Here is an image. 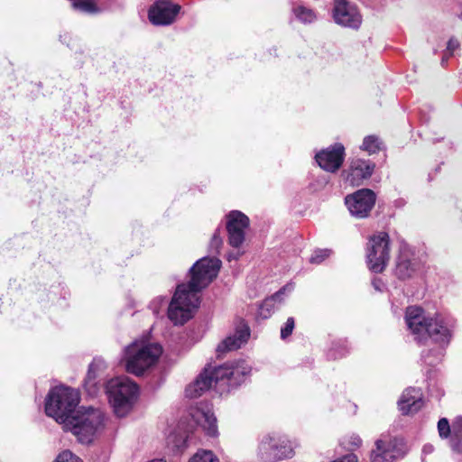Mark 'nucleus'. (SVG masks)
Instances as JSON below:
<instances>
[{
	"label": "nucleus",
	"instance_id": "7c9ffc66",
	"mask_svg": "<svg viewBox=\"0 0 462 462\" xmlns=\"http://www.w3.org/2000/svg\"><path fill=\"white\" fill-rule=\"evenodd\" d=\"M223 241L220 237L219 231L216 230V232L213 234L212 238L209 242V252L212 254H218L220 248L222 246Z\"/></svg>",
	"mask_w": 462,
	"mask_h": 462
},
{
	"label": "nucleus",
	"instance_id": "2f4dec72",
	"mask_svg": "<svg viewBox=\"0 0 462 462\" xmlns=\"http://www.w3.org/2000/svg\"><path fill=\"white\" fill-rule=\"evenodd\" d=\"M438 431L441 439L451 438L452 431L448 419L441 418L438 422Z\"/></svg>",
	"mask_w": 462,
	"mask_h": 462
},
{
	"label": "nucleus",
	"instance_id": "1a4fd4ad",
	"mask_svg": "<svg viewBox=\"0 0 462 462\" xmlns=\"http://www.w3.org/2000/svg\"><path fill=\"white\" fill-rule=\"evenodd\" d=\"M294 454L289 440L276 433L264 436L259 445V456L262 459H277L291 457Z\"/></svg>",
	"mask_w": 462,
	"mask_h": 462
},
{
	"label": "nucleus",
	"instance_id": "58836bf2",
	"mask_svg": "<svg viewBox=\"0 0 462 462\" xmlns=\"http://www.w3.org/2000/svg\"><path fill=\"white\" fill-rule=\"evenodd\" d=\"M373 287L378 291H382L384 288L383 282L380 279H374L372 282Z\"/></svg>",
	"mask_w": 462,
	"mask_h": 462
},
{
	"label": "nucleus",
	"instance_id": "79ce46f5",
	"mask_svg": "<svg viewBox=\"0 0 462 462\" xmlns=\"http://www.w3.org/2000/svg\"><path fill=\"white\" fill-rule=\"evenodd\" d=\"M356 441H357V442L356 443V445H359V444L361 443V439H358V438H356Z\"/></svg>",
	"mask_w": 462,
	"mask_h": 462
},
{
	"label": "nucleus",
	"instance_id": "39448f33",
	"mask_svg": "<svg viewBox=\"0 0 462 462\" xmlns=\"http://www.w3.org/2000/svg\"><path fill=\"white\" fill-rule=\"evenodd\" d=\"M162 353V348L159 344L134 341L124 350L125 369L130 374L141 375L156 364Z\"/></svg>",
	"mask_w": 462,
	"mask_h": 462
},
{
	"label": "nucleus",
	"instance_id": "6ab92c4d",
	"mask_svg": "<svg viewBox=\"0 0 462 462\" xmlns=\"http://www.w3.org/2000/svg\"><path fill=\"white\" fill-rule=\"evenodd\" d=\"M213 383H217L215 379V368L206 367L195 382L186 387L185 394L189 398H197L209 390Z\"/></svg>",
	"mask_w": 462,
	"mask_h": 462
},
{
	"label": "nucleus",
	"instance_id": "9d476101",
	"mask_svg": "<svg viewBox=\"0 0 462 462\" xmlns=\"http://www.w3.org/2000/svg\"><path fill=\"white\" fill-rule=\"evenodd\" d=\"M251 371V365L246 361L240 360L216 367L215 379L217 382L226 381L229 387H236L245 381Z\"/></svg>",
	"mask_w": 462,
	"mask_h": 462
},
{
	"label": "nucleus",
	"instance_id": "f704fd0d",
	"mask_svg": "<svg viewBox=\"0 0 462 462\" xmlns=\"http://www.w3.org/2000/svg\"><path fill=\"white\" fill-rule=\"evenodd\" d=\"M53 462H82V460L69 450L60 453Z\"/></svg>",
	"mask_w": 462,
	"mask_h": 462
},
{
	"label": "nucleus",
	"instance_id": "4c0bfd02",
	"mask_svg": "<svg viewBox=\"0 0 462 462\" xmlns=\"http://www.w3.org/2000/svg\"><path fill=\"white\" fill-rule=\"evenodd\" d=\"M346 353V348H342L340 351L337 352V350L333 347L328 351V357L332 358V359H337V358L344 356Z\"/></svg>",
	"mask_w": 462,
	"mask_h": 462
},
{
	"label": "nucleus",
	"instance_id": "dca6fc26",
	"mask_svg": "<svg viewBox=\"0 0 462 462\" xmlns=\"http://www.w3.org/2000/svg\"><path fill=\"white\" fill-rule=\"evenodd\" d=\"M345 155L344 145L340 143H336L319 152L315 159L321 169L333 173L342 166Z\"/></svg>",
	"mask_w": 462,
	"mask_h": 462
},
{
	"label": "nucleus",
	"instance_id": "0eeeda50",
	"mask_svg": "<svg viewBox=\"0 0 462 462\" xmlns=\"http://www.w3.org/2000/svg\"><path fill=\"white\" fill-rule=\"evenodd\" d=\"M220 266L221 261L217 257H203L190 268V281L180 285H184L185 290H189V292L199 295V292L217 277Z\"/></svg>",
	"mask_w": 462,
	"mask_h": 462
},
{
	"label": "nucleus",
	"instance_id": "c9c22d12",
	"mask_svg": "<svg viewBox=\"0 0 462 462\" xmlns=\"http://www.w3.org/2000/svg\"><path fill=\"white\" fill-rule=\"evenodd\" d=\"M166 302H167L166 297L159 296V297H156L155 299H153L152 301H151L149 308L152 310V311L155 315H158L160 313L161 307L162 305H165Z\"/></svg>",
	"mask_w": 462,
	"mask_h": 462
},
{
	"label": "nucleus",
	"instance_id": "ddd939ff",
	"mask_svg": "<svg viewBox=\"0 0 462 462\" xmlns=\"http://www.w3.org/2000/svg\"><path fill=\"white\" fill-rule=\"evenodd\" d=\"M180 6L171 0H157L148 11V19L156 26H167L174 23Z\"/></svg>",
	"mask_w": 462,
	"mask_h": 462
},
{
	"label": "nucleus",
	"instance_id": "37998d69",
	"mask_svg": "<svg viewBox=\"0 0 462 462\" xmlns=\"http://www.w3.org/2000/svg\"><path fill=\"white\" fill-rule=\"evenodd\" d=\"M459 18H461V19H462V12H461V13H460V14H459Z\"/></svg>",
	"mask_w": 462,
	"mask_h": 462
},
{
	"label": "nucleus",
	"instance_id": "a878e982",
	"mask_svg": "<svg viewBox=\"0 0 462 462\" xmlns=\"http://www.w3.org/2000/svg\"><path fill=\"white\" fill-rule=\"evenodd\" d=\"M293 13L295 16L303 23H311L317 18L313 10L303 5H298L293 8Z\"/></svg>",
	"mask_w": 462,
	"mask_h": 462
},
{
	"label": "nucleus",
	"instance_id": "7ed1b4c3",
	"mask_svg": "<svg viewBox=\"0 0 462 462\" xmlns=\"http://www.w3.org/2000/svg\"><path fill=\"white\" fill-rule=\"evenodd\" d=\"M106 393L115 414L125 417L138 398L139 387L127 377H116L107 381Z\"/></svg>",
	"mask_w": 462,
	"mask_h": 462
},
{
	"label": "nucleus",
	"instance_id": "f03ea898",
	"mask_svg": "<svg viewBox=\"0 0 462 462\" xmlns=\"http://www.w3.org/2000/svg\"><path fill=\"white\" fill-rule=\"evenodd\" d=\"M105 416L101 410L81 408L75 411L63 429L75 435L81 443H90L93 438L104 429Z\"/></svg>",
	"mask_w": 462,
	"mask_h": 462
},
{
	"label": "nucleus",
	"instance_id": "6e6552de",
	"mask_svg": "<svg viewBox=\"0 0 462 462\" xmlns=\"http://www.w3.org/2000/svg\"><path fill=\"white\" fill-rule=\"evenodd\" d=\"M390 258V237L386 232H378L369 238L366 246L368 268L375 273L384 270Z\"/></svg>",
	"mask_w": 462,
	"mask_h": 462
},
{
	"label": "nucleus",
	"instance_id": "412c9836",
	"mask_svg": "<svg viewBox=\"0 0 462 462\" xmlns=\"http://www.w3.org/2000/svg\"><path fill=\"white\" fill-rule=\"evenodd\" d=\"M374 168V164L369 161L355 159L351 162L346 180L353 186H358L363 180L372 175Z\"/></svg>",
	"mask_w": 462,
	"mask_h": 462
},
{
	"label": "nucleus",
	"instance_id": "f257e3e1",
	"mask_svg": "<svg viewBox=\"0 0 462 462\" xmlns=\"http://www.w3.org/2000/svg\"><path fill=\"white\" fill-rule=\"evenodd\" d=\"M405 321L408 329L419 343H424L429 338L439 344L449 342L451 330L448 323L440 315L430 317L420 307L410 306L405 311Z\"/></svg>",
	"mask_w": 462,
	"mask_h": 462
},
{
	"label": "nucleus",
	"instance_id": "c85d7f7f",
	"mask_svg": "<svg viewBox=\"0 0 462 462\" xmlns=\"http://www.w3.org/2000/svg\"><path fill=\"white\" fill-rule=\"evenodd\" d=\"M379 139L374 135H368L365 137L361 149L366 151L368 153L373 154L379 151Z\"/></svg>",
	"mask_w": 462,
	"mask_h": 462
},
{
	"label": "nucleus",
	"instance_id": "bb28decb",
	"mask_svg": "<svg viewBox=\"0 0 462 462\" xmlns=\"http://www.w3.org/2000/svg\"><path fill=\"white\" fill-rule=\"evenodd\" d=\"M74 9L85 14H97L100 8L91 0H75L72 3Z\"/></svg>",
	"mask_w": 462,
	"mask_h": 462
},
{
	"label": "nucleus",
	"instance_id": "cd10ccee",
	"mask_svg": "<svg viewBox=\"0 0 462 462\" xmlns=\"http://www.w3.org/2000/svg\"><path fill=\"white\" fill-rule=\"evenodd\" d=\"M189 462H219V459L211 450L200 449Z\"/></svg>",
	"mask_w": 462,
	"mask_h": 462
},
{
	"label": "nucleus",
	"instance_id": "c756f323",
	"mask_svg": "<svg viewBox=\"0 0 462 462\" xmlns=\"http://www.w3.org/2000/svg\"><path fill=\"white\" fill-rule=\"evenodd\" d=\"M421 356L428 365H433L435 362L440 360L441 356H443V351L440 348H438L437 350L423 351Z\"/></svg>",
	"mask_w": 462,
	"mask_h": 462
},
{
	"label": "nucleus",
	"instance_id": "4be33fe9",
	"mask_svg": "<svg viewBox=\"0 0 462 462\" xmlns=\"http://www.w3.org/2000/svg\"><path fill=\"white\" fill-rule=\"evenodd\" d=\"M190 415L193 420L203 429L207 435L210 437H216L217 435V418L209 410L202 411L196 409Z\"/></svg>",
	"mask_w": 462,
	"mask_h": 462
},
{
	"label": "nucleus",
	"instance_id": "c03bdc74",
	"mask_svg": "<svg viewBox=\"0 0 462 462\" xmlns=\"http://www.w3.org/2000/svg\"><path fill=\"white\" fill-rule=\"evenodd\" d=\"M460 423L462 424V417L460 418Z\"/></svg>",
	"mask_w": 462,
	"mask_h": 462
},
{
	"label": "nucleus",
	"instance_id": "423d86ee",
	"mask_svg": "<svg viewBox=\"0 0 462 462\" xmlns=\"http://www.w3.org/2000/svg\"><path fill=\"white\" fill-rule=\"evenodd\" d=\"M199 303V295L178 285L168 307V318L175 326L183 325L193 317Z\"/></svg>",
	"mask_w": 462,
	"mask_h": 462
},
{
	"label": "nucleus",
	"instance_id": "e433bc0d",
	"mask_svg": "<svg viewBox=\"0 0 462 462\" xmlns=\"http://www.w3.org/2000/svg\"><path fill=\"white\" fill-rule=\"evenodd\" d=\"M458 47H459V42H458V41L457 39H455V38L449 39V41L448 42L447 51H446L445 56H447V55L452 56L454 51L456 50H457Z\"/></svg>",
	"mask_w": 462,
	"mask_h": 462
},
{
	"label": "nucleus",
	"instance_id": "a19ab883",
	"mask_svg": "<svg viewBox=\"0 0 462 462\" xmlns=\"http://www.w3.org/2000/svg\"><path fill=\"white\" fill-rule=\"evenodd\" d=\"M433 451V447L431 445H425L423 448L424 453H431Z\"/></svg>",
	"mask_w": 462,
	"mask_h": 462
},
{
	"label": "nucleus",
	"instance_id": "2eb2a0df",
	"mask_svg": "<svg viewBox=\"0 0 462 462\" xmlns=\"http://www.w3.org/2000/svg\"><path fill=\"white\" fill-rule=\"evenodd\" d=\"M333 18L337 24L352 29L359 28L362 23L356 6L347 0H335Z\"/></svg>",
	"mask_w": 462,
	"mask_h": 462
},
{
	"label": "nucleus",
	"instance_id": "4468645a",
	"mask_svg": "<svg viewBox=\"0 0 462 462\" xmlns=\"http://www.w3.org/2000/svg\"><path fill=\"white\" fill-rule=\"evenodd\" d=\"M249 224L248 217L241 211L234 210L227 215L226 230L231 246L239 248L243 245Z\"/></svg>",
	"mask_w": 462,
	"mask_h": 462
},
{
	"label": "nucleus",
	"instance_id": "5701e85b",
	"mask_svg": "<svg viewBox=\"0 0 462 462\" xmlns=\"http://www.w3.org/2000/svg\"><path fill=\"white\" fill-rule=\"evenodd\" d=\"M418 268V261L414 258H411L408 254L402 252L398 257L395 275L401 280H406L412 277Z\"/></svg>",
	"mask_w": 462,
	"mask_h": 462
},
{
	"label": "nucleus",
	"instance_id": "f8f14e48",
	"mask_svg": "<svg viewBox=\"0 0 462 462\" xmlns=\"http://www.w3.org/2000/svg\"><path fill=\"white\" fill-rule=\"evenodd\" d=\"M405 453L404 443L399 439H380L371 452V462H393Z\"/></svg>",
	"mask_w": 462,
	"mask_h": 462
},
{
	"label": "nucleus",
	"instance_id": "ea45409f",
	"mask_svg": "<svg viewBox=\"0 0 462 462\" xmlns=\"http://www.w3.org/2000/svg\"><path fill=\"white\" fill-rule=\"evenodd\" d=\"M243 254L244 252H241L240 250L236 252H231L227 254V260L229 262H231L232 260H238Z\"/></svg>",
	"mask_w": 462,
	"mask_h": 462
},
{
	"label": "nucleus",
	"instance_id": "b1692460",
	"mask_svg": "<svg viewBox=\"0 0 462 462\" xmlns=\"http://www.w3.org/2000/svg\"><path fill=\"white\" fill-rule=\"evenodd\" d=\"M288 287H289V285H286V286L282 287L277 292H275L273 295H272L271 297L265 299L263 301L262 305L259 308V315L262 318L267 319L268 317H270L272 311L275 308V303L276 302H281L282 300V296L285 293V291H287Z\"/></svg>",
	"mask_w": 462,
	"mask_h": 462
},
{
	"label": "nucleus",
	"instance_id": "aec40b11",
	"mask_svg": "<svg viewBox=\"0 0 462 462\" xmlns=\"http://www.w3.org/2000/svg\"><path fill=\"white\" fill-rule=\"evenodd\" d=\"M249 337V327L245 323H241L236 328V331L233 335L228 336L217 346V352L218 356L225 353L226 351H232L240 348L244 344L247 342Z\"/></svg>",
	"mask_w": 462,
	"mask_h": 462
},
{
	"label": "nucleus",
	"instance_id": "393cba45",
	"mask_svg": "<svg viewBox=\"0 0 462 462\" xmlns=\"http://www.w3.org/2000/svg\"><path fill=\"white\" fill-rule=\"evenodd\" d=\"M449 443L450 448L454 452L462 453V424L460 423V418L453 426Z\"/></svg>",
	"mask_w": 462,
	"mask_h": 462
},
{
	"label": "nucleus",
	"instance_id": "20e7f679",
	"mask_svg": "<svg viewBox=\"0 0 462 462\" xmlns=\"http://www.w3.org/2000/svg\"><path fill=\"white\" fill-rule=\"evenodd\" d=\"M79 403V393L77 390L57 386L52 388L46 397L45 412L64 426L76 411Z\"/></svg>",
	"mask_w": 462,
	"mask_h": 462
},
{
	"label": "nucleus",
	"instance_id": "a211bd4d",
	"mask_svg": "<svg viewBox=\"0 0 462 462\" xmlns=\"http://www.w3.org/2000/svg\"><path fill=\"white\" fill-rule=\"evenodd\" d=\"M106 368V363L101 358H94L89 365L84 381V388L89 396H96L101 389V375Z\"/></svg>",
	"mask_w": 462,
	"mask_h": 462
},
{
	"label": "nucleus",
	"instance_id": "473e14b6",
	"mask_svg": "<svg viewBox=\"0 0 462 462\" xmlns=\"http://www.w3.org/2000/svg\"><path fill=\"white\" fill-rule=\"evenodd\" d=\"M331 254V250L329 249H318L315 250L310 257V263H321L324 260H326Z\"/></svg>",
	"mask_w": 462,
	"mask_h": 462
},
{
	"label": "nucleus",
	"instance_id": "72a5a7b5",
	"mask_svg": "<svg viewBox=\"0 0 462 462\" xmlns=\"http://www.w3.org/2000/svg\"><path fill=\"white\" fill-rule=\"evenodd\" d=\"M294 327H295L294 319L291 317L288 318L286 322L281 328V338L286 339L288 337H290L293 332Z\"/></svg>",
	"mask_w": 462,
	"mask_h": 462
},
{
	"label": "nucleus",
	"instance_id": "9b49d317",
	"mask_svg": "<svg viewBox=\"0 0 462 462\" xmlns=\"http://www.w3.org/2000/svg\"><path fill=\"white\" fill-rule=\"evenodd\" d=\"M375 194L369 189H362L356 191L352 195H348L345 199V203L354 217L364 218L366 217L374 206Z\"/></svg>",
	"mask_w": 462,
	"mask_h": 462
},
{
	"label": "nucleus",
	"instance_id": "f3484780",
	"mask_svg": "<svg viewBox=\"0 0 462 462\" xmlns=\"http://www.w3.org/2000/svg\"><path fill=\"white\" fill-rule=\"evenodd\" d=\"M423 394L420 388L409 387L405 389L398 401V407L403 415H412L423 406Z\"/></svg>",
	"mask_w": 462,
	"mask_h": 462
}]
</instances>
